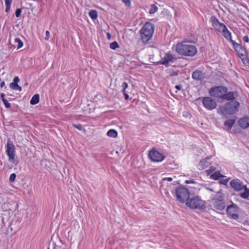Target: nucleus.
I'll return each mask as SVG.
<instances>
[{
  "label": "nucleus",
  "instance_id": "f257e3e1",
  "mask_svg": "<svg viewBox=\"0 0 249 249\" xmlns=\"http://www.w3.org/2000/svg\"><path fill=\"white\" fill-rule=\"evenodd\" d=\"M209 93L211 96L221 98L223 101L235 99L233 92H228L227 88L223 86L211 88L209 89Z\"/></svg>",
  "mask_w": 249,
  "mask_h": 249
},
{
  "label": "nucleus",
  "instance_id": "f03ea898",
  "mask_svg": "<svg viewBox=\"0 0 249 249\" xmlns=\"http://www.w3.org/2000/svg\"><path fill=\"white\" fill-rule=\"evenodd\" d=\"M209 202L210 207L219 213H222L221 212L224 210L226 206L224 195L220 191H218Z\"/></svg>",
  "mask_w": 249,
  "mask_h": 249
},
{
  "label": "nucleus",
  "instance_id": "7ed1b4c3",
  "mask_svg": "<svg viewBox=\"0 0 249 249\" xmlns=\"http://www.w3.org/2000/svg\"><path fill=\"white\" fill-rule=\"evenodd\" d=\"M240 104L238 101L234 99L231 100V101L226 103L223 106H221L218 109V112L220 113L224 116L231 115L235 113L238 111Z\"/></svg>",
  "mask_w": 249,
  "mask_h": 249
},
{
  "label": "nucleus",
  "instance_id": "20e7f679",
  "mask_svg": "<svg viewBox=\"0 0 249 249\" xmlns=\"http://www.w3.org/2000/svg\"><path fill=\"white\" fill-rule=\"evenodd\" d=\"M176 51L181 55L190 56L195 55L197 53V50L195 45L186 42L177 44Z\"/></svg>",
  "mask_w": 249,
  "mask_h": 249
},
{
  "label": "nucleus",
  "instance_id": "39448f33",
  "mask_svg": "<svg viewBox=\"0 0 249 249\" xmlns=\"http://www.w3.org/2000/svg\"><path fill=\"white\" fill-rule=\"evenodd\" d=\"M154 25L150 22H146L140 31L141 39L144 44L151 39L154 33Z\"/></svg>",
  "mask_w": 249,
  "mask_h": 249
},
{
  "label": "nucleus",
  "instance_id": "423d86ee",
  "mask_svg": "<svg viewBox=\"0 0 249 249\" xmlns=\"http://www.w3.org/2000/svg\"><path fill=\"white\" fill-rule=\"evenodd\" d=\"M175 193L177 200L181 203H184L189 198V190L182 186L176 188Z\"/></svg>",
  "mask_w": 249,
  "mask_h": 249
},
{
  "label": "nucleus",
  "instance_id": "0eeeda50",
  "mask_svg": "<svg viewBox=\"0 0 249 249\" xmlns=\"http://www.w3.org/2000/svg\"><path fill=\"white\" fill-rule=\"evenodd\" d=\"M186 205L191 209H202L204 206V201L198 196L194 197L190 200H188L186 202Z\"/></svg>",
  "mask_w": 249,
  "mask_h": 249
},
{
  "label": "nucleus",
  "instance_id": "6e6552de",
  "mask_svg": "<svg viewBox=\"0 0 249 249\" xmlns=\"http://www.w3.org/2000/svg\"><path fill=\"white\" fill-rule=\"evenodd\" d=\"M239 208L237 205L234 203L228 206L227 213L230 216L231 218L236 220L239 218V215L236 213L238 212Z\"/></svg>",
  "mask_w": 249,
  "mask_h": 249
},
{
  "label": "nucleus",
  "instance_id": "1a4fd4ad",
  "mask_svg": "<svg viewBox=\"0 0 249 249\" xmlns=\"http://www.w3.org/2000/svg\"><path fill=\"white\" fill-rule=\"evenodd\" d=\"M202 103L204 107L208 110H213L216 108L217 104L215 99L211 97H205L203 98Z\"/></svg>",
  "mask_w": 249,
  "mask_h": 249
},
{
  "label": "nucleus",
  "instance_id": "9d476101",
  "mask_svg": "<svg viewBox=\"0 0 249 249\" xmlns=\"http://www.w3.org/2000/svg\"><path fill=\"white\" fill-rule=\"evenodd\" d=\"M148 156L151 160L156 162L161 161L165 158L161 154L154 149L149 151Z\"/></svg>",
  "mask_w": 249,
  "mask_h": 249
},
{
  "label": "nucleus",
  "instance_id": "9b49d317",
  "mask_svg": "<svg viewBox=\"0 0 249 249\" xmlns=\"http://www.w3.org/2000/svg\"><path fill=\"white\" fill-rule=\"evenodd\" d=\"M231 187L234 190L239 191L245 187V185L243 184L242 182L239 179H232L230 182Z\"/></svg>",
  "mask_w": 249,
  "mask_h": 249
},
{
  "label": "nucleus",
  "instance_id": "f8f14e48",
  "mask_svg": "<svg viewBox=\"0 0 249 249\" xmlns=\"http://www.w3.org/2000/svg\"><path fill=\"white\" fill-rule=\"evenodd\" d=\"M175 57L173 55L170 53H166L164 58L160 61L158 62V64H162L167 67L170 62H174L176 60Z\"/></svg>",
  "mask_w": 249,
  "mask_h": 249
},
{
  "label": "nucleus",
  "instance_id": "ddd939ff",
  "mask_svg": "<svg viewBox=\"0 0 249 249\" xmlns=\"http://www.w3.org/2000/svg\"><path fill=\"white\" fill-rule=\"evenodd\" d=\"M6 153L8 156L15 154V147L13 142L8 140L6 145Z\"/></svg>",
  "mask_w": 249,
  "mask_h": 249
},
{
  "label": "nucleus",
  "instance_id": "4468645a",
  "mask_svg": "<svg viewBox=\"0 0 249 249\" xmlns=\"http://www.w3.org/2000/svg\"><path fill=\"white\" fill-rule=\"evenodd\" d=\"M211 21H212L213 26L218 31H220L223 29V26H225L224 24L220 23L218 19L215 17H212Z\"/></svg>",
  "mask_w": 249,
  "mask_h": 249
},
{
  "label": "nucleus",
  "instance_id": "2eb2a0df",
  "mask_svg": "<svg viewBox=\"0 0 249 249\" xmlns=\"http://www.w3.org/2000/svg\"><path fill=\"white\" fill-rule=\"evenodd\" d=\"M205 77V74L200 70H196L192 73V78L196 81H201Z\"/></svg>",
  "mask_w": 249,
  "mask_h": 249
},
{
  "label": "nucleus",
  "instance_id": "dca6fc26",
  "mask_svg": "<svg viewBox=\"0 0 249 249\" xmlns=\"http://www.w3.org/2000/svg\"><path fill=\"white\" fill-rule=\"evenodd\" d=\"M238 123L239 125L243 129H246L249 127V117L245 116L242 118L240 119Z\"/></svg>",
  "mask_w": 249,
  "mask_h": 249
},
{
  "label": "nucleus",
  "instance_id": "f3484780",
  "mask_svg": "<svg viewBox=\"0 0 249 249\" xmlns=\"http://www.w3.org/2000/svg\"><path fill=\"white\" fill-rule=\"evenodd\" d=\"M221 30L225 38L228 40L230 41L231 43V40H233L231 39V33L227 29V27L226 26H223V29Z\"/></svg>",
  "mask_w": 249,
  "mask_h": 249
},
{
  "label": "nucleus",
  "instance_id": "a211bd4d",
  "mask_svg": "<svg viewBox=\"0 0 249 249\" xmlns=\"http://www.w3.org/2000/svg\"><path fill=\"white\" fill-rule=\"evenodd\" d=\"M231 44L234 49V50L239 53V51H242V46L239 43L235 42L234 40H231Z\"/></svg>",
  "mask_w": 249,
  "mask_h": 249
},
{
  "label": "nucleus",
  "instance_id": "6ab92c4d",
  "mask_svg": "<svg viewBox=\"0 0 249 249\" xmlns=\"http://www.w3.org/2000/svg\"><path fill=\"white\" fill-rule=\"evenodd\" d=\"M39 101V95L37 94L34 95L30 100V104L32 105H36Z\"/></svg>",
  "mask_w": 249,
  "mask_h": 249
},
{
  "label": "nucleus",
  "instance_id": "aec40b11",
  "mask_svg": "<svg viewBox=\"0 0 249 249\" xmlns=\"http://www.w3.org/2000/svg\"><path fill=\"white\" fill-rule=\"evenodd\" d=\"M235 123V120L230 119L225 122L224 126L227 127L229 129L231 128L232 125Z\"/></svg>",
  "mask_w": 249,
  "mask_h": 249
},
{
  "label": "nucleus",
  "instance_id": "412c9836",
  "mask_svg": "<svg viewBox=\"0 0 249 249\" xmlns=\"http://www.w3.org/2000/svg\"><path fill=\"white\" fill-rule=\"evenodd\" d=\"M107 134L108 137L116 138L117 137L118 133L115 129H111L107 131Z\"/></svg>",
  "mask_w": 249,
  "mask_h": 249
},
{
  "label": "nucleus",
  "instance_id": "4be33fe9",
  "mask_svg": "<svg viewBox=\"0 0 249 249\" xmlns=\"http://www.w3.org/2000/svg\"><path fill=\"white\" fill-rule=\"evenodd\" d=\"M244 189V192L240 194V196L243 198H248L249 197V190L247 188L246 186Z\"/></svg>",
  "mask_w": 249,
  "mask_h": 249
},
{
  "label": "nucleus",
  "instance_id": "5701e85b",
  "mask_svg": "<svg viewBox=\"0 0 249 249\" xmlns=\"http://www.w3.org/2000/svg\"><path fill=\"white\" fill-rule=\"evenodd\" d=\"M89 15L92 19H96L98 17L97 12L95 10H90L89 13Z\"/></svg>",
  "mask_w": 249,
  "mask_h": 249
},
{
  "label": "nucleus",
  "instance_id": "b1692460",
  "mask_svg": "<svg viewBox=\"0 0 249 249\" xmlns=\"http://www.w3.org/2000/svg\"><path fill=\"white\" fill-rule=\"evenodd\" d=\"M8 157L9 161L10 162L13 163L15 165H17L18 164L19 161L18 160L15 159V154L9 156Z\"/></svg>",
  "mask_w": 249,
  "mask_h": 249
},
{
  "label": "nucleus",
  "instance_id": "393cba45",
  "mask_svg": "<svg viewBox=\"0 0 249 249\" xmlns=\"http://www.w3.org/2000/svg\"><path fill=\"white\" fill-rule=\"evenodd\" d=\"M9 86L11 89L14 90H18L19 91H21L22 89L21 87L17 83H10Z\"/></svg>",
  "mask_w": 249,
  "mask_h": 249
},
{
  "label": "nucleus",
  "instance_id": "a878e982",
  "mask_svg": "<svg viewBox=\"0 0 249 249\" xmlns=\"http://www.w3.org/2000/svg\"><path fill=\"white\" fill-rule=\"evenodd\" d=\"M211 178L214 179H218L219 178L223 177L220 172H215L211 176Z\"/></svg>",
  "mask_w": 249,
  "mask_h": 249
},
{
  "label": "nucleus",
  "instance_id": "bb28decb",
  "mask_svg": "<svg viewBox=\"0 0 249 249\" xmlns=\"http://www.w3.org/2000/svg\"><path fill=\"white\" fill-rule=\"evenodd\" d=\"M158 8L156 5L152 4L151 5V7L149 10V13L150 14H153L158 11Z\"/></svg>",
  "mask_w": 249,
  "mask_h": 249
},
{
  "label": "nucleus",
  "instance_id": "cd10ccee",
  "mask_svg": "<svg viewBox=\"0 0 249 249\" xmlns=\"http://www.w3.org/2000/svg\"><path fill=\"white\" fill-rule=\"evenodd\" d=\"M15 43H17V49H20L23 46V43L21 40L18 38H16L15 39Z\"/></svg>",
  "mask_w": 249,
  "mask_h": 249
},
{
  "label": "nucleus",
  "instance_id": "c85d7f7f",
  "mask_svg": "<svg viewBox=\"0 0 249 249\" xmlns=\"http://www.w3.org/2000/svg\"><path fill=\"white\" fill-rule=\"evenodd\" d=\"M11 4V0H5V5H6L5 12H6L8 13L10 11Z\"/></svg>",
  "mask_w": 249,
  "mask_h": 249
},
{
  "label": "nucleus",
  "instance_id": "c756f323",
  "mask_svg": "<svg viewBox=\"0 0 249 249\" xmlns=\"http://www.w3.org/2000/svg\"><path fill=\"white\" fill-rule=\"evenodd\" d=\"M110 47L112 50H115L119 47L118 43L116 41H114L110 43Z\"/></svg>",
  "mask_w": 249,
  "mask_h": 249
},
{
  "label": "nucleus",
  "instance_id": "7c9ffc66",
  "mask_svg": "<svg viewBox=\"0 0 249 249\" xmlns=\"http://www.w3.org/2000/svg\"><path fill=\"white\" fill-rule=\"evenodd\" d=\"M16 178V175L15 173H12L10 175L9 177V181L10 182H13L15 181V179Z\"/></svg>",
  "mask_w": 249,
  "mask_h": 249
},
{
  "label": "nucleus",
  "instance_id": "2f4dec72",
  "mask_svg": "<svg viewBox=\"0 0 249 249\" xmlns=\"http://www.w3.org/2000/svg\"><path fill=\"white\" fill-rule=\"evenodd\" d=\"M2 102L6 108H9L11 107V104L8 102V101L6 99L4 100Z\"/></svg>",
  "mask_w": 249,
  "mask_h": 249
},
{
  "label": "nucleus",
  "instance_id": "473e14b6",
  "mask_svg": "<svg viewBox=\"0 0 249 249\" xmlns=\"http://www.w3.org/2000/svg\"><path fill=\"white\" fill-rule=\"evenodd\" d=\"M73 126L79 130H82L83 129V126L81 124H73Z\"/></svg>",
  "mask_w": 249,
  "mask_h": 249
},
{
  "label": "nucleus",
  "instance_id": "72a5a7b5",
  "mask_svg": "<svg viewBox=\"0 0 249 249\" xmlns=\"http://www.w3.org/2000/svg\"><path fill=\"white\" fill-rule=\"evenodd\" d=\"M21 9H20V8H18L17 9L16 11V12H15V16L17 18H18L19 17L20 15H21Z\"/></svg>",
  "mask_w": 249,
  "mask_h": 249
},
{
  "label": "nucleus",
  "instance_id": "f704fd0d",
  "mask_svg": "<svg viewBox=\"0 0 249 249\" xmlns=\"http://www.w3.org/2000/svg\"><path fill=\"white\" fill-rule=\"evenodd\" d=\"M122 87L123 88L122 91L124 93L125 89L128 87V84L126 82H124L122 84Z\"/></svg>",
  "mask_w": 249,
  "mask_h": 249
},
{
  "label": "nucleus",
  "instance_id": "c9c22d12",
  "mask_svg": "<svg viewBox=\"0 0 249 249\" xmlns=\"http://www.w3.org/2000/svg\"><path fill=\"white\" fill-rule=\"evenodd\" d=\"M122 1L127 6H130L131 2L130 0H122Z\"/></svg>",
  "mask_w": 249,
  "mask_h": 249
},
{
  "label": "nucleus",
  "instance_id": "e433bc0d",
  "mask_svg": "<svg viewBox=\"0 0 249 249\" xmlns=\"http://www.w3.org/2000/svg\"><path fill=\"white\" fill-rule=\"evenodd\" d=\"M228 181V179H223L220 181V183L222 184L223 185H226L227 184V182Z\"/></svg>",
  "mask_w": 249,
  "mask_h": 249
},
{
  "label": "nucleus",
  "instance_id": "4c0bfd02",
  "mask_svg": "<svg viewBox=\"0 0 249 249\" xmlns=\"http://www.w3.org/2000/svg\"><path fill=\"white\" fill-rule=\"evenodd\" d=\"M19 79L18 77L15 76L14 78L13 82H12V83L18 84V83L19 82Z\"/></svg>",
  "mask_w": 249,
  "mask_h": 249
},
{
  "label": "nucleus",
  "instance_id": "58836bf2",
  "mask_svg": "<svg viewBox=\"0 0 249 249\" xmlns=\"http://www.w3.org/2000/svg\"><path fill=\"white\" fill-rule=\"evenodd\" d=\"M245 53V50L243 48L242 51H240L239 52V53H237L239 55H240L241 56H244V53Z\"/></svg>",
  "mask_w": 249,
  "mask_h": 249
},
{
  "label": "nucleus",
  "instance_id": "ea45409f",
  "mask_svg": "<svg viewBox=\"0 0 249 249\" xmlns=\"http://www.w3.org/2000/svg\"><path fill=\"white\" fill-rule=\"evenodd\" d=\"M243 40L245 42H249V38L248 36H245L243 37Z\"/></svg>",
  "mask_w": 249,
  "mask_h": 249
},
{
  "label": "nucleus",
  "instance_id": "a19ab883",
  "mask_svg": "<svg viewBox=\"0 0 249 249\" xmlns=\"http://www.w3.org/2000/svg\"><path fill=\"white\" fill-rule=\"evenodd\" d=\"M185 183L186 184H189V183H195L196 182L194 180L190 179V180H186L185 181Z\"/></svg>",
  "mask_w": 249,
  "mask_h": 249
},
{
  "label": "nucleus",
  "instance_id": "79ce46f5",
  "mask_svg": "<svg viewBox=\"0 0 249 249\" xmlns=\"http://www.w3.org/2000/svg\"><path fill=\"white\" fill-rule=\"evenodd\" d=\"M50 37V32L48 31L46 32V37L45 39L48 40Z\"/></svg>",
  "mask_w": 249,
  "mask_h": 249
},
{
  "label": "nucleus",
  "instance_id": "37998d69",
  "mask_svg": "<svg viewBox=\"0 0 249 249\" xmlns=\"http://www.w3.org/2000/svg\"><path fill=\"white\" fill-rule=\"evenodd\" d=\"M175 88L178 89V90H180L182 88V85H176L175 86Z\"/></svg>",
  "mask_w": 249,
  "mask_h": 249
},
{
  "label": "nucleus",
  "instance_id": "c03bdc74",
  "mask_svg": "<svg viewBox=\"0 0 249 249\" xmlns=\"http://www.w3.org/2000/svg\"><path fill=\"white\" fill-rule=\"evenodd\" d=\"M163 180H168L169 181H171L173 180V178L170 177L165 178L163 179Z\"/></svg>",
  "mask_w": 249,
  "mask_h": 249
},
{
  "label": "nucleus",
  "instance_id": "a18cd8bd",
  "mask_svg": "<svg viewBox=\"0 0 249 249\" xmlns=\"http://www.w3.org/2000/svg\"><path fill=\"white\" fill-rule=\"evenodd\" d=\"M0 97L2 101L4 100H6V99L5 98V94L3 93H1L0 94Z\"/></svg>",
  "mask_w": 249,
  "mask_h": 249
},
{
  "label": "nucleus",
  "instance_id": "49530a36",
  "mask_svg": "<svg viewBox=\"0 0 249 249\" xmlns=\"http://www.w3.org/2000/svg\"><path fill=\"white\" fill-rule=\"evenodd\" d=\"M124 99L127 100L129 98V96L128 95L125 93V91L124 92Z\"/></svg>",
  "mask_w": 249,
  "mask_h": 249
},
{
  "label": "nucleus",
  "instance_id": "de8ad7c7",
  "mask_svg": "<svg viewBox=\"0 0 249 249\" xmlns=\"http://www.w3.org/2000/svg\"><path fill=\"white\" fill-rule=\"evenodd\" d=\"M5 85V82L4 81H2L0 83V88H2L3 87H4Z\"/></svg>",
  "mask_w": 249,
  "mask_h": 249
},
{
  "label": "nucleus",
  "instance_id": "09e8293b",
  "mask_svg": "<svg viewBox=\"0 0 249 249\" xmlns=\"http://www.w3.org/2000/svg\"><path fill=\"white\" fill-rule=\"evenodd\" d=\"M107 37L108 39H110L111 38V35L109 33H107Z\"/></svg>",
  "mask_w": 249,
  "mask_h": 249
},
{
  "label": "nucleus",
  "instance_id": "8fccbe9b",
  "mask_svg": "<svg viewBox=\"0 0 249 249\" xmlns=\"http://www.w3.org/2000/svg\"><path fill=\"white\" fill-rule=\"evenodd\" d=\"M178 73L177 72H175L173 75H175V76H177V75H178Z\"/></svg>",
  "mask_w": 249,
  "mask_h": 249
},
{
  "label": "nucleus",
  "instance_id": "3c124183",
  "mask_svg": "<svg viewBox=\"0 0 249 249\" xmlns=\"http://www.w3.org/2000/svg\"><path fill=\"white\" fill-rule=\"evenodd\" d=\"M211 191H213V190L212 189H209Z\"/></svg>",
  "mask_w": 249,
  "mask_h": 249
}]
</instances>
